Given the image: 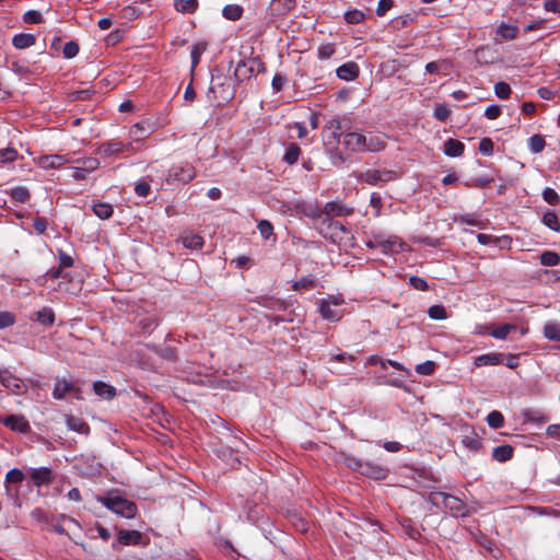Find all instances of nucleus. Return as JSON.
<instances>
[{"label":"nucleus","mask_w":560,"mask_h":560,"mask_svg":"<svg viewBox=\"0 0 560 560\" xmlns=\"http://www.w3.org/2000/svg\"><path fill=\"white\" fill-rule=\"evenodd\" d=\"M494 93L499 98L506 100L510 97L512 90L506 82L500 81L494 85Z\"/></svg>","instance_id":"51"},{"label":"nucleus","mask_w":560,"mask_h":560,"mask_svg":"<svg viewBox=\"0 0 560 560\" xmlns=\"http://www.w3.org/2000/svg\"><path fill=\"white\" fill-rule=\"evenodd\" d=\"M402 532L410 539L419 540L421 538V533L409 521L402 524Z\"/></svg>","instance_id":"63"},{"label":"nucleus","mask_w":560,"mask_h":560,"mask_svg":"<svg viewBox=\"0 0 560 560\" xmlns=\"http://www.w3.org/2000/svg\"><path fill=\"white\" fill-rule=\"evenodd\" d=\"M451 115V110L443 104L435 106L433 117L440 121H445Z\"/></svg>","instance_id":"62"},{"label":"nucleus","mask_w":560,"mask_h":560,"mask_svg":"<svg viewBox=\"0 0 560 560\" xmlns=\"http://www.w3.org/2000/svg\"><path fill=\"white\" fill-rule=\"evenodd\" d=\"M300 153H301L300 147L296 143H291L285 150L283 160L288 164L292 165L299 160Z\"/></svg>","instance_id":"42"},{"label":"nucleus","mask_w":560,"mask_h":560,"mask_svg":"<svg viewBox=\"0 0 560 560\" xmlns=\"http://www.w3.org/2000/svg\"><path fill=\"white\" fill-rule=\"evenodd\" d=\"M546 147V141L542 136L534 135L528 139V148L533 153H540Z\"/></svg>","instance_id":"40"},{"label":"nucleus","mask_w":560,"mask_h":560,"mask_svg":"<svg viewBox=\"0 0 560 560\" xmlns=\"http://www.w3.org/2000/svg\"><path fill=\"white\" fill-rule=\"evenodd\" d=\"M69 160L65 155L59 154H50V155H42L38 158V165L44 170H55L60 168L62 165L68 163Z\"/></svg>","instance_id":"17"},{"label":"nucleus","mask_w":560,"mask_h":560,"mask_svg":"<svg viewBox=\"0 0 560 560\" xmlns=\"http://www.w3.org/2000/svg\"><path fill=\"white\" fill-rule=\"evenodd\" d=\"M544 335L552 341H560V324L549 322L544 327Z\"/></svg>","instance_id":"35"},{"label":"nucleus","mask_w":560,"mask_h":560,"mask_svg":"<svg viewBox=\"0 0 560 560\" xmlns=\"http://www.w3.org/2000/svg\"><path fill=\"white\" fill-rule=\"evenodd\" d=\"M409 284L419 291H427L429 289L428 282L425 279L417 276H412L409 278Z\"/></svg>","instance_id":"64"},{"label":"nucleus","mask_w":560,"mask_h":560,"mask_svg":"<svg viewBox=\"0 0 560 560\" xmlns=\"http://www.w3.org/2000/svg\"><path fill=\"white\" fill-rule=\"evenodd\" d=\"M332 304L339 305V301L337 299L320 300L318 303V312L324 319L337 322L342 317V312L340 310H332Z\"/></svg>","instance_id":"14"},{"label":"nucleus","mask_w":560,"mask_h":560,"mask_svg":"<svg viewBox=\"0 0 560 560\" xmlns=\"http://www.w3.org/2000/svg\"><path fill=\"white\" fill-rule=\"evenodd\" d=\"M79 50H80V48H79L78 43L74 40H70V42L66 43L62 54H63L65 58L71 59L79 54Z\"/></svg>","instance_id":"56"},{"label":"nucleus","mask_w":560,"mask_h":560,"mask_svg":"<svg viewBox=\"0 0 560 560\" xmlns=\"http://www.w3.org/2000/svg\"><path fill=\"white\" fill-rule=\"evenodd\" d=\"M318 233L332 243H340L343 240V234L347 233V228L338 221L324 215V219L317 223Z\"/></svg>","instance_id":"5"},{"label":"nucleus","mask_w":560,"mask_h":560,"mask_svg":"<svg viewBox=\"0 0 560 560\" xmlns=\"http://www.w3.org/2000/svg\"><path fill=\"white\" fill-rule=\"evenodd\" d=\"M67 425L70 430L79 433H88L90 428L85 421L79 417L69 416L67 418Z\"/></svg>","instance_id":"31"},{"label":"nucleus","mask_w":560,"mask_h":560,"mask_svg":"<svg viewBox=\"0 0 560 560\" xmlns=\"http://www.w3.org/2000/svg\"><path fill=\"white\" fill-rule=\"evenodd\" d=\"M542 223L556 232L560 230L559 218L553 211H547L542 215Z\"/></svg>","instance_id":"44"},{"label":"nucleus","mask_w":560,"mask_h":560,"mask_svg":"<svg viewBox=\"0 0 560 560\" xmlns=\"http://www.w3.org/2000/svg\"><path fill=\"white\" fill-rule=\"evenodd\" d=\"M345 20L349 24H359L365 20V14L361 10H349L345 13Z\"/></svg>","instance_id":"48"},{"label":"nucleus","mask_w":560,"mask_h":560,"mask_svg":"<svg viewBox=\"0 0 560 560\" xmlns=\"http://www.w3.org/2000/svg\"><path fill=\"white\" fill-rule=\"evenodd\" d=\"M513 452L514 450L511 445H500L493 448L492 457L499 463H504L512 458Z\"/></svg>","instance_id":"28"},{"label":"nucleus","mask_w":560,"mask_h":560,"mask_svg":"<svg viewBox=\"0 0 560 560\" xmlns=\"http://www.w3.org/2000/svg\"><path fill=\"white\" fill-rule=\"evenodd\" d=\"M517 32H518L517 26L505 24V23H502L497 28V34L501 37V39H505V40L514 39L517 35Z\"/></svg>","instance_id":"34"},{"label":"nucleus","mask_w":560,"mask_h":560,"mask_svg":"<svg viewBox=\"0 0 560 560\" xmlns=\"http://www.w3.org/2000/svg\"><path fill=\"white\" fill-rule=\"evenodd\" d=\"M447 494L446 492H442V491H432L430 492V494L428 495V501L434 505L435 508L438 509H442L443 508V497Z\"/></svg>","instance_id":"61"},{"label":"nucleus","mask_w":560,"mask_h":560,"mask_svg":"<svg viewBox=\"0 0 560 560\" xmlns=\"http://www.w3.org/2000/svg\"><path fill=\"white\" fill-rule=\"evenodd\" d=\"M18 151L14 148L8 147L0 150V166L11 163L18 159Z\"/></svg>","instance_id":"45"},{"label":"nucleus","mask_w":560,"mask_h":560,"mask_svg":"<svg viewBox=\"0 0 560 560\" xmlns=\"http://www.w3.org/2000/svg\"><path fill=\"white\" fill-rule=\"evenodd\" d=\"M93 93H94V91H92L90 89H83V90L73 91V92H71L69 94V100L71 102L84 101V100L90 98Z\"/></svg>","instance_id":"60"},{"label":"nucleus","mask_w":560,"mask_h":560,"mask_svg":"<svg viewBox=\"0 0 560 560\" xmlns=\"http://www.w3.org/2000/svg\"><path fill=\"white\" fill-rule=\"evenodd\" d=\"M132 149L131 142L124 143L117 139H112L101 143L97 148V153L104 156H113L129 152Z\"/></svg>","instance_id":"10"},{"label":"nucleus","mask_w":560,"mask_h":560,"mask_svg":"<svg viewBox=\"0 0 560 560\" xmlns=\"http://www.w3.org/2000/svg\"><path fill=\"white\" fill-rule=\"evenodd\" d=\"M257 228L259 230L260 235L265 240H268L272 235V233H273V226L267 220L259 221Z\"/></svg>","instance_id":"59"},{"label":"nucleus","mask_w":560,"mask_h":560,"mask_svg":"<svg viewBox=\"0 0 560 560\" xmlns=\"http://www.w3.org/2000/svg\"><path fill=\"white\" fill-rule=\"evenodd\" d=\"M435 363L433 361H424L417 364L415 370L420 375H431L434 372Z\"/></svg>","instance_id":"57"},{"label":"nucleus","mask_w":560,"mask_h":560,"mask_svg":"<svg viewBox=\"0 0 560 560\" xmlns=\"http://www.w3.org/2000/svg\"><path fill=\"white\" fill-rule=\"evenodd\" d=\"M36 43V37L33 34L20 33L13 36L12 45L16 49H25L28 48Z\"/></svg>","instance_id":"26"},{"label":"nucleus","mask_w":560,"mask_h":560,"mask_svg":"<svg viewBox=\"0 0 560 560\" xmlns=\"http://www.w3.org/2000/svg\"><path fill=\"white\" fill-rule=\"evenodd\" d=\"M43 21L44 20L42 13L36 10H30L23 15V22L27 24H38L43 23Z\"/></svg>","instance_id":"55"},{"label":"nucleus","mask_w":560,"mask_h":560,"mask_svg":"<svg viewBox=\"0 0 560 560\" xmlns=\"http://www.w3.org/2000/svg\"><path fill=\"white\" fill-rule=\"evenodd\" d=\"M386 143L382 136L369 133L365 136V143L363 144V152H377L385 148Z\"/></svg>","instance_id":"22"},{"label":"nucleus","mask_w":560,"mask_h":560,"mask_svg":"<svg viewBox=\"0 0 560 560\" xmlns=\"http://www.w3.org/2000/svg\"><path fill=\"white\" fill-rule=\"evenodd\" d=\"M183 245L189 249H201L203 238L198 234H188L182 237Z\"/></svg>","instance_id":"32"},{"label":"nucleus","mask_w":560,"mask_h":560,"mask_svg":"<svg viewBox=\"0 0 560 560\" xmlns=\"http://www.w3.org/2000/svg\"><path fill=\"white\" fill-rule=\"evenodd\" d=\"M315 288V279L312 276H305L294 281L292 289L299 291L301 289H313Z\"/></svg>","instance_id":"49"},{"label":"nucleus","mask_w":560,"mask_h":560,"mask_svg":"<svg viewBox=\"0 0 560 560\" xmlns=\"http://www.w3.org/2000/svg\"><path fill=\"white\" fill-rule=\"evenodd\" d=\"M206 48L207 47H206L205 43H197V44L192 45L191 51H190L192 69H195L197 67V65L199 63L200 57L203 54V51L206 50Z\"/></svg>","instance_id":"46"},{"label":"nucleus","mask_w":560,"mask_h":560,"mask_svg":"<svg viewBox=\"0 0 560 560\" xmlns=\"http://www.w3.org/2000/svg\"><path fill=\"white\" fill-rule=\"evenodd\" d=\"M0 384L12 394L20 395L24 393L26 386L21 378L13 375L9 370L0 368Z\"/></svg>","instance_id":"11"},{"label":"nucleus","mask_w":560,"mask_h":560,"mask_svg":"<svg viewBox=\"0 0 560 560\" xmlns=\"http://www.w3.org/2000/svg\"><path fill=\"white\" fill-rule=\"evenodd\" d=\"M351 120L347 117H334L329 119L324 127V130L329 132L327 136L328 144L340 142V138H345L347 131L351 129Z\"/></svg>","instance_id":"6"},{"label":"nucleus","mask_w":560,"mask_h":560,"mask_svg":"<svg viewBox=\"0 0 560 560\" xmlns=\"http://www.w3.org/2000/svg\"><path fill=\"white\" fill-rule=\"evenodd\" d=\"M359 73V66L353 61L346 62L337 69L338 78L345 81H352L357 79Z\"/></svg>","instance_id":"19"},{"label":"nucleus","mask_w":560,"mask_h":560,"mask_svg":"<svg viewBox=\"0 0 560 560\" xmlns=\"http://www.w3.org/2000/svg\"><path fill=\"white\" fill-rule=\"evenodd\" d=\"M443 509L447 510L454 517H468L471 514L463 500L450 493L443 497Z\"/></svg>","instance_id":"9"},{"label":"nucleus","mask_w":560,"mask_h":560,"mask_svg":"<svg viewBox=\"0 0 560 560\" xmlns=\"http://www.w3.org/2000/svg\"><path fill=\"white\" fill-rule=\"evenodd\" d=\"M560 262V255L556 252L546 250L540 255V264L547 267L557 266Z\"/></svg>","instance_id":"41"},{"label":"nucleus","mask_w":560,"mask_h":560,"mask_svg":"<svg viewBox=\"0 0 560 560\" xmlns=\"http://www.w3.org/2000/svg\"><path fill=\"white\" fill-rule=\"evenodd\" d=\"M512 329H514L513 325L505 324V325L499 326L495 329H493L491 331V336L497 338V339H501L502 340V339H505L508 337V335L510 334V331Z\"/></svg>","instance_id":"58"},{"label":"nucleus","mask_w":560,"mask_h":560,"mask_svg":"<svg viewBox=\"0 0 560 560\" xmlns=\"http://www.w3.org/2000/svg\"><path fill=\"white\" fill-rule=\"evenodd\" d=\"M0 423L20 433L31 431V425L23 415H0Z\"/></svg>","instance_id":"12"},{"label":"nucleus","mask_w":560,"mask_h":560,"mask_svg":"<svg viewBox=\"0 0 560 560\" xmlns=\"http://www.w3.org/2000/svg\"><path fill=\"white\" fill-rule=\"evenodd\" d=\"M10 196L13 200L22 203L28 201L31 198L30 190L24 186H16L12 188L10 191Z\"/></svg>","instance_id":"37"},{"label":"nucleus","mask_w":560,"mask_h":560,"mask_svg":"<svg viewBox=\"0 0 560 560\" xmlns=\"http://www.w3.org/2000/svg\"><path fill=\"white\" fill-rule=\"evenodd\" d=\"M174 8L180 13H194L198 9V0H174Z\"/></svg>","instance_id":"30"},{"label":"nucleus","mask_w":560,"mask_h":560,"mask_svg":"<svg viewBox=\"0 0 560 560\" xmlns=\"http://www.w3.org/2000/svg\"><path fill=\"white\" fill-rule=\"evenodd\" d=\"M72 390H74L73 384L67 382L66 380H57L52 390V396L56 399H63L66 395Z\"/></svg>","instance_id":"27"},{"label":"nucleus","mask_w":560,"mask_h":560,"mask_svg":"<svg viewBox=\"0 0 560 560\" xmlns=\"http://www.w3.org/2000/svg\"><path fill=\"white\" fill-rule=\"evenodd\" d=\"M30 319L37 322L44 327H51L56 322V314L51 307L44 306L43 308L31 314Z\"/></svg>","instance_id":"15"},{"label":"nucleus","mask_w":560,"mask_h":560,"mask_svg":"<svg viewBox=\"0 0 560 560\" xmlns=\"http://www.w3.org/2000/svg\"><path fill=\"white\" fill-rule=\"evenodd\" d=\"M141 537V533L138 530L120 529L118 532L117 541L122 546L138 545L140 544Z\"/></svg>","instance_id":"21"},{"label":"nucleus","mask_w":560,"mask_h":560,"mask_svg":"<svg viewBox=\"0 0 560 560\" xmlns=\"http://www.w3.org/2000/svg\"><path fill=\"white\" fill-rule=\"evenodd\" d=\"M93 389L97 396L104 399H113L116 396V388L103 381L94 382Z\"/></svg>","instance_id":"23"},{"label":"nucleus","mask_w":560,"mask_h":560,"mask_svg":"<svg viewBox=\"0 0 560 560\" xmlns=\"http://www.w3.org/2000/svg\"><path fill=\"white\" fill-rule=\"evenodd\" d=\"M353 213V209L339 201H329L324 206L323 214L331 217H347Z\"/></svg>","instance_id":"16"},{"label":"nucleus","mask_w":560,"mask_h":560,"mask_svg":"<svg viewBox=\"0 0 560 560\" xmlns=\"http://www.w3.org/2000/svg\"><path fill=\"white\" fill-rule=\"evenodd\" d=\"M542 198L547 203L551 206H557L560 202V197L558 192L550 187L544 189Z\"/></svg>","instance_id":"54"},{"label":"nucleus","mask_w":560,"mask_h":560,"mask_svg":"<svg viewBox=\"0 0 560 560\" xmlns=\"http://www.w3.org/2000/svg\"><path fill=\"white\" fill-rule=\"evenodd\" d=\"M464 151L465 144L457 139L450 138L444 142L443 152L450 158L462 156Z\"/></svg>","instance_id":"20"},{"label":"nucleus","mask_w":560,"mask_h":560,"mask_svg":"<svg viewBox=\"0 0 560 560\" xmlns=\"http://www.w3.org/2000/svg\"><path fill=\"white\" fill-rule=\"evenodd\" d=\"M92 209L94 214L102 220L109 219L114 212L112 205L101 201L94 202Z\"/></svg>","instance_id":"29"},{"label":"nucleus","mask_w":560,"mask_h":560,"mask_svg":"<svg viewBox=\"0 0 560 560\" xmlns=\"http://www.w3.org/2000/svg\"><path fill=\"white\" fill-rule=\"evenodd\" d=\"M340 460L349 469L375 480H383L388 476V468L385 466L377 463L363 460L345 452L340 453Z\"/></svg>","instance_id":"1"},{"label":"nucleus","mask_w":560,"mask_h":560,"mask_svg":"<svg viewBox=\"0 0 560 560\" xmlns=\"http://www.w3.org/2000/svg\"><path fill=\"white\" fill-rule=\"evenodd\" d=\"M397 178V174L392 170H368L361 173L359 179L369 185L384 184Z\"/></svg>","instance_id":"8"},{"label":"nucleus","mask_w":560,"mask_h":560,"mask_svg":"<svg viewBox=\"0 0 560 560\" xmlns=\"http://www.w3.org/2000/svg\"><path fill=\"white\" fill-rule=\"evenodd\" d=\"M462 443L470 451H478L481 447V441L474 431H470L469 434L463 436Z\"/></svg>","instance_id":"38"},{"label":"nucleus","mask_w":560,"mask_h":560,"mask_svg":"<svg viewBox=\"0 0 560 560\" xmlns=\"http://www.w3.org/2000/svg\"><path fill=\"white\" fill-rule=\"evenodd\" d=\"M265 71V63L260 57L256 56L238 61L234 70V78L238 83H242L250 79L254 74Z\"/></svg>","instance_id":"3"},{"label":"nucleus","mask_w":560,"mask_h":560,"mask_svg":"<svg viewBox=\"0 0 560 560\" xmlns=\"http://www.w3.org/2000/svg\"><path fill=\"white\" fill-rule=\"evenodd\" d=\"M196 174V168L190 163L175 164L167 170L165 180L168 185H184L191 182Z\"/></svg>","instance_id":"4"},{"label":"nucleus","mask_w":560,"mask_h":560,"mask_svg":"<svg viewBox=\"0 0 560 560\" xmlns=\"http://www.w3.org/2000/svg\"><path fill=\"white\" fill-rule=\"evenodd\" d=\"M256 302L266 308L277 312L284 311L287 308V304L284 301L276 299L273 296H259L257 298Z\"/></svg>","instance_id":"24"},{"label":"nucleus","mask_w":560,"mask_h":560,"mask_svg":"<svg viewBox=\"0 0 560 560\" xmlns=\"http://www.w3.org/2000/svg\"><path fill=\"white\" fill-rule=\"evenodd\" d=\"M130 133L136 140L144 139L150 135V125L137 122L131 127Z\"/></svg>","instance_id":"36"},{"label":"nucleus","mask_w":560,"mask_h":560,"mask_svg":"<svg viewBox=\"0 0 560 560\" xmlns=\"http://www.w3.org/2000/svg\"><path fill=\"white\" fill-rule=\"evenodd\" d=\"M24 479L25 474L19 468H12L5 475L7 483H21Z\"/></svg>","instance_id":"50"},{"label":"nucleus","mask_w":560,"mask_h":560,"mask_svg":"<svg viewBox=\"0 0 560 560\" xmlns=\"http://www.w3.org/2000/svg\"><path fill=\"white\" fill-rule=\"evenodd\" d=\"M523 416H524L525 421L535 422V423H539V424L547 422L549 419L545 413H542L538 410H533V409L525 410Z\"/></svg>","instance_id":"39"},{"label":"nucleus","mask_w":560,"mask_h":560,"mask_svg":"<svg viewBox=\"0 0 560 560\" xmlns=\"http://www.w3.org/2000/svg\"><path fill=\"white\" fill-rule=\"evenodd\" d=\"M428 315L430 318L436 320L445 319L447 317L445 307L440 304L432 305L431 307H429Z\"/></svg>","instance_id":"52"},{"label":"nucleus","mask_w":560,"mask_h":560,"mask_svg":"<svg viewBox=\"0 0 560 560\" xmlns=\"http://www.w3.org/2000/svg\"><path fill=\"white\" fill-rule=\"evenodd\" d=\"M26 475L32 486L40 488L51 485L56 479V474L49 467L28 468Z\"/></svg>","instance_id":"7"},{"label":"nucleus","mask_w":560,"mask_h":560,"mask_svg":"<svg viewBox=\"0 0 560 560\" xmlns=\"http://www.w3.org/2000/svg\"><path fill=\"white\" fill-rule=\"evenodd\" d=\"M228 81H229V79L226 77H224V75H214V74H212V80H211L212 84L209 88L208 94H207V96H208L210 102L213 101L212 97H211V94L215 93V88L217 86H224L225 82H228Z\"/></svg>","instance_id":"53"},{"label":"nucleus","mask_w":560,"mask_h":560,"mask_svg":"<svg viewBox=\"0 0 560 560\" xmlns=\"http://www.w3.org/2000/svg\"><path fill=\"white\" fill-rule=\"evenodd\" d=\"M404 243L397 237H382L381 250L384 254H394L402 250Z\"/></svg>","instance_id":"25"},{"label":"nucleus","mask_w":560,"mask_h":560,"mask_svg":"<svg viewBox=\"0 0 560 560\" xmlns=\"http://www.w3.org/2000/svg\"><path fill=\"white\" fill-rule=\"evenodd\" d=\"M489 427L499 429L504 424V417L500 411L493 410L487 416Z\"/></svg>","instance_id":"47"},{"label":"nucleus","mask_w":560,"mask_h":560,"mask_svg":"<svg viewBox=\"0 0 560 560\" xmlns=\"http://www.w3.org/2000/svg\"><path fill=\"white\" fill-rule=\"evenodd\" d=\"M272 4L276 5V10L279 14H288L295 8V0H272Z\"/></svg>","instance_id":"43"},{"label":"nucleus","mask_w":560,"mask_h":560,"mask_svg":"<svg viewBox=\"0 0 560 560\" xmlns=\"http://www.w3.org/2000/svg\"><path fill=\"white\" fill-rule=\"evenodd\" d=\"M222 14L226 20L237 21L242 18L243 8L238 4H228L223 8Z\"/></svg>","instance_id":"33"},{"label":"nucleus","mask_w":560,"mask_h":560,"mask_svg":"<svg viewBox=\"0 0 560 560\" xmlns=\"http://www.w3.org/2000/svg\"><path fill=\"white\" fill-rule=\"evenodd\" d=\"M98 501L105 508L122 517L132 518L137 514L136 503L120 495L100 497Z\"/></svg>","instance_id":"2"},{"label":"nucleus","mask_w":560,"mask_h":560,"mask_svg":"<svg viewBox=\"0 0 560 560\" xmlns=\"http://www.w3.org/2000/svg\"><path fill=\"white\" fill-rule=\"evenodd\" d=\"M504 361V353L502 352H489L475 358V365L478 368L481 366H492L501 364Z\"/></svg>","instance_id":"18"},{"label":"nucleus","mask_w":560,"mask_h":560,"mask_svg":"<svg viewBox=\"0 0 560 560\" xmlns=\"http://www.w3.org/2000/svg\"><path fill=\"white\" fill-rule=\"evenodd\" d=\"M341 143L343 147L355 153L363 152V144L365 143V135L359 131H347L345 135V138L342 139Z\"/></svg>","instance_id":"13"}]
</instances>
